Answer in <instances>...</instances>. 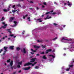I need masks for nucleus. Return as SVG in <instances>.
Listing matches in <instances>:
<instances>
[{"mask_svg": "<svg viewBox=\"0 0 74 74\" xmlns=\"http://www.w3.org/2000/svg\"><path fill=\"white\" fill-rule=\"evenodd\" d=\"M34 48H37V49H38L40 47V46H37L34 45Z\"/></svg>", "mask_w": 74, "mask_h": 74, "instance_id": "7", "label": "nucleus"}, {"mask_svg": "<svg viewBox=\"0 0 74 74\" xmlns=\"http://www.w3.org/2000/svg\"><path fill=\"white\" fill-rule=\"evenodd\" d=\"M25 31H23L22 33V34H24L25 33Z\"/></svg>", "mask_w": 74, "mask_h": 74, "instance_id": "39", "label": "nucleus"}, {"mask_svg": "<svg viewBox=\"0 0 74 74\" xmlns=\"http://www.w3.org/2000/svg\"><path fill=\"white\" fill-rule=\"evenodd\" d=\"M2 51H3V49L0 50V53H1V52Z\"/></svg>", "mask_w": 74, "mask_h": 74, "instance_id": "38", "label": "nucleus"}, {"mask_svg": "<svg viewBox=\"0 0 74 74\" xmlns=\"http://www.w3.org/2000/svg\"><path fill=\"white\" fill-rule=\"evenodd\" d=\"M11 69L12 70H13V67H12V66H11Z\"/></svg>", "mask_w": 74, "mask_h": 74, "instance_id": "47", "label": "nucleus"}, {"mask_svg": "<svg viewBox=\"0 0 74 74\" xmlns=\"http://www.w3.org/2000/svg\"><path fill=\"white\" fill-rule=\"evenodd\" d=\"M22 52H23L24 53H26V50H25V48H24L22 50H21Z\"/></svg>", "mask_w": 74, "mask_h": 74, "instance_id": "4", "label": "nucleus"}, {"mask_svg": "<svg viewBox=\"0 0 74 74\" xmlns=\"http://www.w3.org/2000/svg\"><path fill=\"white\" fill-rule=\"evenodd\" d=\"M36 59V58H33L31 59L30 60L31 61H30V62H34V61H35V60Z\"/></svg>", "mask_w": 74, "mask_h": 74, "instance_id": "2", "label": "nucleus"}, {"mask_svg": "<svg viewBox=\"0 0 74 74\" xmlns=\"http://www.w3.org/2000/svg\"><path fill=\"white\" fill-rule=\"evenodd\" d=\"M50 14H52L53 15H55V14H56V12H54Z\"/></svg>", "mask_w": 74, "mask_h": 74, "instance_id": "36", "label": "nucleus"}, {"mask_svg": "<svg viewBox=\"0 0 74 74\" xmlns=\"http://www.w3.org/2000/svg\"><path fill=\"white\" fill-rule=\"evenodd\" d=\"M43 4H44V5H47V3L46 2H43Z\"/></svg>", "mask_w": 74, "mask_h": 74, "instance_id": "37", "label": "nucleus"}, {"mask_svg": "<svg viewBox=\"0 0 74 74\" xmlns=\"http://www.w3.org/2000/svg\"><path fill=\"white\" fill-rule=\"evenodd\" d=\"M49 56H50V57L51 56L53 58H55V56H53L52 55H49Z\"/></svg>", "mask_w": 74, "mask_h": 74, "instance_id": "19", "label": "nucleus"}, {"mask_svg": "<svg viewBox=\"0 0 74 74\" xmlns=\"http://www.w3.org/2000/svg\"><path fill=\"white\" fill-rule=\"evenodd\" d=\"M16 49L17 51H19L21 49V48L19 47H17L16 48Z\"/></svg>", "mask_w": 74, "mask_h": 74, "instance_id": "11", "label": "nucleus"}, {"mask_svg": "<svg viewBox=\"0 0 74 74\" xmlns=\"http://www.w3.org/2000/svg\"><path fill=\"white\" fill-rule=\"evenodd\" d=\"M26 18V17L24 16H23V19H25Z\"/></svg>", "mask_w": 74, "mask_h": 74, "instance_id": "57", "label": "nucleus"}, {"mask_svg": "<svg viewBox=\"0 0 74 74\" xmlns=\"http://www.w3.org/2000/svg\"><path fill=\"white\" fill-rule=\"evenodd\" d=\"M3 10L4 12H7V9H3Z\"/></svg>", "mask_w": 74, "mask_h": 74, "instance_id": "31", "label": "nucleus"}, {"mask_svg": "<svg viewBox=\"0 0 74 74\" xmlns=\"http://www.w3.org/2000/svg\"><path fill=\"white\" fill-rule=\"evenodd\" d=\"M40 54H44V52H42L40 53Z\"/></svg>", "mask_w": 74, "mask_h": 74, "instance_id": "46", "label": "nucleus"}, {"mask_svg": "<svg viewBox=\"0 0 74 74\" xmlns=\"http://www.w3.org/2000/svg\"><path fill=\"white\" fill-rule=\"evenodd\" d=\"M52 52H55V50H53V51H52Z\"/></svg>", "mask_w": 74, "mask_h": 74, "instance_id": "61", "label": "nucleus"}, {"mask_svg": "<svg viewBox=\"0 0 74 74\" xmlns=\"http://www.w3.org/2000/svg\"><path fill=\"white\" fill-rule=\"evenodd\" d=\"M14 25H12V27H15L17 25V22L14 21Z\"/></svg>", "mask_w": 74, "mask_h": 74, "instance_id": "3", "label": "nucleus"}, {"mask_svg": "<svg viewBox=\"0 0 74 74\" xmlns=\"http://www.w3.org/2000/svg\"><path fill=\"white\" fill-rule=\"evenodd\" d=\"M38 7H36V10H38Z\"/></svg>", "mask_w": 74, "mask_h": 74, "instance_id": "58", "label": "nucleus"}, {"mask_svg": "<svg viewBox=\"0 0 74 74\" xmlns=\"http://www.w3.org/2000/svg\"><path fill=\"white\" fill-rule=\"evenodd\" d=\"M42 8H45V6H44V5H42Z\"/></svg>", "mask_w": 74, "mask_h": 74, "instance_id": "59", "label": "nucleus"}, {"mask_svg": "<svg viewBox=\"0 0 74 74\" xmlns=\"http://www.w3.org/2000/svg\"><path fill=\"white\" fill-rule=\"evenodd\" d=\"M8 40H11V38H8Z\"/></svg>", "mask_w": 74, "mask_h": 74, "instance_id": "60", "label": "nucleus"}, {"mask_svg": "<svg viewBox=\"0 0 74 74\" xmlns=\"http://www.w3.org/2000/svg\"><path fill=\"white\" fill-rule=\"evenodd\" d=\"M53 12V10H52L50 12L51 13H52Z\"/></svg>", "mask_w": 74, "mask_h": 74, "instance_id": "56", "label": "nucleus"}, {"mask_svg": "<svg viewBox=\"0 0 74 74\" xmlns=\"http://www.w3.org/2000/svg\"><path fill=\"white\" fill-rule=\"evenodd\" d=\"M16 71L15 72H14L13 73V74H16Z\"/></svg>", "mask_w": 74, "mask_h": 74, "instance_id": "44", "label": "nucleus"}, {"mask_svg": "<svg viewBox=\"0 0 74 74\" xmlns=\"http://www.w3.org/2000/svg\"><path fill=\"white\" fill-rule=\"evenodd\" d=\"M14 46H10L9 47V49L12 50L14 49Z\"/></svg>", "mask_w": 74, "mask_h": 74, "instance_id": "8", "label": "nucleus"}, {"mask_svg": "<svg viewBox=\"0 0 74 74\" xmlns=\"http://www.w3.org/2000/svg\"><path fill=\"white\" fill-rule=\"evenodd\" d=\"M35 69H39V67L38 66H36Z\"/></svg>", "mask_w": 74, "mask_h": 74, "instance_id": "25", "label": "nucleus"}, {"mask_svg": "<svg viewBox=\"0 0 74 74\" xmlns=\"http://www.w3.org/2000/svg\"><path fill=\"white\" fill-rule=\"evenodd\" d=\"M32 66H34L35 65L34 64H32Z\"/></svg>", "mask_w": 74, "mask_h": 74, "instance_id": "50", "label": "nucleus"}, {"mask_svg": "<svg viewBox=\"0 0 74 74\" xmlns=\"http://www.w3.org/2000/svg\"><path fill=\"white\" fill-rule=\"evenodd\" d=\"M10 66H12L13 65V61H12L10 63Z\"/></svg>", "mask_w": 74, "mask_h": 74, "instance_id": "13", "label": "nucleus"}, {"mask_svg": "<svg viewBox=\"0 0 74 74\" xmlns=\"http://www.w3.org/2000/svg\"><path fill=\"white\" fill-rule=\"evenodd\" d=\"M66 27V25H63V27Z\"/></svg>", "mask_w": 74, "mask_h": 74, "instance_id": "62", "label": "nucleus"}, {"mask_svg": "<svg viewBox=\"0 0 74 74\" xmlns=\"http://www.w3.org/2000/svg\"><path fill=\"white\" fill-rule=\"evenodd\" d=\"M47 50H48V51H49V52H51V51H52V49H48Z\"/></svg>", "mask_w": 74, "mask_h": 74, "instance_id": "29", "label": "nucleus"}, {"mask_svg": "<svg viewBox=\"0 0 74 74\" xmlns=\"http://www.w3.org/2000/svg\"><path fill=\"white\" fill-rule=\"evenodd\" d=\"M41 19L40 18H39L38 19H37L36 20V21H39V22H42V21L41 20Z\"/></svg>", "mask_w": 74, "mask_h": 74, "instance_id": "12", "label": "nucleus"}, {"mask_svg": "<svg viewBox=\"0 0 74 74\" xmlns=\"http://www.w3.org/2000/svg\"><path fill=\"white\" fill-rule=\"evenodd\" d=\"M8 49V47H4L3 49L5 51H7V49Z\"/></svg>", "mask_w": 74, "mask_h": 74, "instance_id": "10", "label": "nucleus"}, {"mask_svg": "<svg viewBox=\"0 0 74 74\" xmlns=\"http://www.w3.org/2000/svg\"><path fill=\"white\" fill-rule=\"evenodd\" d=\"M37 42H41V41L39 40H37Z\"/></svg>", "mask_w": 74, "mask_h": 74, "instance_id": "51", "label": "nucleus"}, {"mask_svg": "<svg viewBox=\"0 0 74 74\" xmlns=\"http://www.w3.org/2000/svg\"><path fill=\"white\" fill-rule=\"evenodd\" d=\"M21 71H21V70H20L19 71H18V73H21Z\"/></svg>", "mask_w": 74, "mask_h": 74, "instance_id": "53", "label": "nucleus"}, {"mask_svg": "<svg viewBox=\"0 0 74 74\" xmlns=\"http://www.w3.org/2000/svg\"><path fill=\"white\" fill-rule=\"evenodd\" d=\"M50 12H47L46 14H50Z\"/></svg>", "mask_w": 74, "mask_h": 74, "instance_id": "40", "label": "nucleus"}, {"mask_svg": "<svg viewBox=\"0 0 74 74\" xmlns=\"http://www.w3.org/2000/svg\"><path fill=\"white\" fill-rule=\"evenodd\" d=\"M15 7V5H14L12 7V8H14Z\"/></svg>", "mask_w": 74, "mask_h": 74, "instance_id": "64", "label": "nucleus"}, {"mask_svg": "<svg viewBox=\"0 0 74 74\" xmlns=\"http://www.w3.org/2000/svg\"><path fill=\"white\" fill-rule=\"evenodd\" d=\"M57 39H58V37H56L55 38H54L52 40L53 41H54V40H56Z\"/></svg>", "mask_w": 74, "mask_h": 74, "instance_id": "23", "label": "nucleus"}, {"mask_svg": "<svg viewBox=\"0 0 74 74\" xmlns=\"http://www.w3.org/2000/svg\"><path fill=\"white\" fill-rule=\"evenodd\" d=\"M10 30H11V29H7V30L8 31V32H9L10 34H11V33H12V32H11L10 31Z\"/></svg>", "mask_w": 74, "mask_h": 74, "instance_id": "16", "label": "nucleus"}, {"mask_svg": "<svg viewBox=\"0 0 74 74\" xmlns=\"http://www.w3.org/2000/svg\"><path fill=\"white\" fill-rule=\"evenodd\" d=\"M48 52H49V51L48 50H46V54H47V53H48Z\"/></svg>", "mask_w": 74, "mask_h": 74, "instance_id": "33", "label": "nucleus"}, {"mask_svg": "<svg viewBox=\"0 0 74 74\" xmlns=\"http://www.w3.org/2000/svg\"><path fill=\"white\" fill-rule=\"evenodd\" d=\"M11 5H10L8 6V8H11Z\"/></svg>", "mask_w": 74, "mask_h": 74, "instance_id": "41", "label": "nucleus"}, {"mask_svg": "<svg viewBox=\"0 0 74 74\" xmlns=\"http://www.w3.org/2000/svg\"><path fill=\"white\" fill-rule=\"evenodd\" d=\"M67 3H68V5H69V6H70V5H71V4L70 3V2H69V1H67Z\"/></svg>", "mask_w": 74, "mask_h": 74, "instance_id": "22", "label": "nucleus"}, {"mask_svg": "<svg viewBox=\"0 0 74 74\" xmlns=\"http://www.w3.org/2000/svg\"><path fill=\"white\" fill-rule=\"evenodd\" d=\"M67 4V3H64V5H66Z\"/></svg>", "mask_w": 74, "mask_h": 74, "instance_id": "49", "label": "nucleus"}, {"mask_svg": "<svg viewBox=\"0 0 74 74\" xmlns=\"http://www.w3.org/2000/svg\"><path fill=\"white\" fill-rule=\"evenodd\" d=\"M17 67H18V68H20V67H21V66L18 64L17 65Z\"/></svg>", "mask_w": 74, "mask_h": 74, "instance_id": "35", "label": "nucleus"}, {"mask_svg": "<svg viewBox=\"0 0 74 74\" xmlns=\"http://www.w3.org/2000/svg\"><path fill=\"white\" fill-rule=\"evenodd\" d=\"M54 3L55 4H56V5H57V3L56 2H54Z\"/></svg>", "mask_w": 74, "mask_h": 74, "instance_id": "54", "label": "nucleus"}, {"mask_svg": "<svg viewBox=\"0 0 74 74\" xmlns=\"http://www.w3.org/2000/svg\"><path fill=\"white\" fill-rule=\"evenodd\" d=\"M63 40H68V39H66L64 38V37H62V39L61 40V41L62 42V41Z\"/></svg>", "mask_w": 74, "mask_h": 74, "instance_id": "15", "label": "nucleus"}, {"mask_svg": "<svg viewBox=\"0 0 74 74\" xmlns=\"http://www.w3.org/2000/svg\"><path fill=\"white\" fill-rule=\"evenodd\" d=\"M18 11V10H13L12 11V12H13L14 13H15L16 12V11Z\"/></svg>", "mask_w": 74, "mask_h": 74, "instance_id": "21", "label": "nucleus"}, {"mask_svg": "<svg viewBox=\"0 0 74 74\" xmlns=\"http://www.w3.org/2000/svg\"><path fill=\"white\" fill-rule=\"evenodd\" d=\"M50 18H51V16L49 17V16L47 15V16L46 18H45V20H46V19H50Z\"/></svg>", "mask_w": 74, "mask_h": 74, "instance_id": "9", "label": "nucleus"}, {"mask_svg": "<svg viewBox=\"0 0 74 74\" xmlns=\"http://www.w3.org/2000/svg\"><path fill=\"white\" fill-rule=\"evenodd\" d=\"M4 17H3L2 18L1 20V21H3V20H4Z\"/></svg>", "mask_w": 74, "mask_h": 74, "instance_id": "30", "label": "nucleus"}, {"mask_svg": "<svg viewBox=\"0 0 74 74\" xmlns=\"http://www.w3.org/2000/svg\"><path fill=\"white\" fill-rule=\"evenodd\" d=\"M9 36H10V37H13L14 36V34H10L9 35Z\"/></svg>", "mask_w": 74, "mask_h": 74, "instance_id": "27", "label": "nucleus"}, {"mask_svg": "<svg viewBox=\"0 0 74 74\" xmlns=\"http://www.w3.org/2000/svg\"><path fill=\"white\" fill-rule=\"evenodd\" d=\"M18 64L20 65H22V61H21V62H18Z\"/></svg>", "mask_w": 74, "mask_h": 74, "instance_id": "20", "label": "nucleus"}, {"mask_svg": "<svg viewBox=\"0 0 74 74\" xmlns=\"http://www.w3.org/2000/svg\"><path fill=\"white\" fill-rule=\"evenodd\" d=\"M31 51H32V52H36L37 51V49H36L35 50H34L33 49H31Z\"/></svg>", "mask_w": 74, "mask_h": 74, "instance_id": "14", "label": "nucleus"}, {"mask_svg": "<svg viewBox=\"0 0 74 74\" xmlns=\"http://www.w3.org/2000/svg\"><path fill=\"white\" fill-rule=\"evenodd\" d=\"M17 6H18V7H21V5H20V4H18V5H17Z\"/></svg>", "mask_w": 74, "mask_h": 74, "instance_id": "28", "label": "nucleus"}, {"mask_svg": "<svg viewBox=\"0 0 74 74\" xmlns=\"http://www.w3.org/2000/svg\"><path fill=\"white\" fill-rule=\"evenodd\" d=\"M4 26H5V27L6 26H7V24H5V25H4Z\"/></svg>", "mask_w": 74, "mask_h": 74, "instance_id": "48", "label": "nucleus"}, {"mask_svg": "<svg viewBox=\"0 0 74 74\" xmlns=\"http://www.w3.org/2000/svg\"><path fill=\"white\" fill-rule=\"evenodd\" d=\"M27 16H28V14H26L25 15V17H26Z\"/></svg>", "mask_w": 74, "mask_h": 74, "instance_id": "55", "label": "nucleus"}, {"mask_svg": "<svg viewBox=\"0 0 74 74\" xmlns=\"http://www.w3.org/2000/svg\"><path fill=\"white\" fill-rule=\"evenodd\" d=\"M7 63H10V59H9L8 60H7Z\"/></svg>", "mask_w": 74, "mask_h": 74, "instance_id": "26", "label": "nucleus"}, {"mask_svg": "<svg viewBox=\"0 0 74 74\" xmlns=\"http://www.w3.org/2000/svg\"><path fill=\"white\" fill-rule=\"evenodd\" d=\"M31 68V67L29 66L27 67H25V68H22L23 70H29V69H30Z\"/></svg>", "mask_w": 74, "mask_h": 74, "instance_id": "1", "label": "nucleus"}, {"mask_svg": "<svg viewBox=\"0 0 74 74\" xmlns=\"http://www.w3.org/2000/svg\"><path fill=\"white\" fill-rule=\"evenodd\" d=\"M30 3H33V2L32 1H30Z\"/></svg>", "mask_w": 74, "mask_h": 74, "instance_id": "52", "label": "nucleus"}, {"mask_svg": "<svg viewBox=\"0 0 74 74\" xmlns=\"http://www.w3.org/2000/svg\"><path fill=\"white\" fill-rule=\"evenodd\" d=\"M32 63L28 62L27 63H26L24 64V66H29V65H31Z\"/></svg>", "mask_w": 74, "mask_h": 74, "instance_id": "5", "label": "nucleus"}, {"mask_svg": "<svg viewBox=\"0 0 74 74\" xmlns=\"http://www.w3.org/2000/svg\"><path fill=\"white\" fill-rule=\"evenodd\" d=\"M42 59H47V57H46L44 55L42 57Z\"/></svg>", "mask_w": 74, "mask_h": 74, "instance_id": "17", "label": "nucleus"}, {"mask_svg": "<svg viewBox=\"0 0 74 74\" xmlns=\"http://www.w3.org/2000/svg\"><path fill=\"white\" fill-rule=\"evenodd\" d=\"M41 47L42 48H46V46L45 45L44 46V45H42Z\"/></svg>", "mask_w": 74, "mask_h": 74, "instance_id": "18", "label": "nucleus"}, {"mask_svg": "<svg viewBox=\"0 0 74 74\" xmlns=\"http://www.w3.org/2000/svg\"><path fill=\"white\" fill-rule=\"evenodd\" d=\"M31 54L32 55H34V53H33L32 52H31Z\"/></svg>", "mask_w": 74, "mask_h": 74, "instance_id": "45", "label": "nucleus"}, {"mask_svg": "<svg viewBox=\"0 0 74 74\" xmlns=\"http://www.w3.org/2000/svg\"><path fill=\"white\" fill-rule=\"evenodd\" d=\"M53 25H54V26H56V25H57V24L55 23H53Z\"/></svg>", "mask_w": 74, "mask_h": 74, "instance_id": "42", "label": "nucleus"}, {"mask_svg": "<svg viewBox=\"0 0 74 74\" xmlns=\"http://www.w3.org/2000/svg\"><path fill=\"white\" fill-rule=\"evenodd\" d=\"M15 17H11L10 18V20L9 21V22H12V21H14V19H15Z\"/></svg>", "mask_w": 74, "mask_h": 74, "instance_id": "6", "label": "nucleus"}, {"mask_svg": "<svg viewBox=\"0 0 74 74\" xmlns=\"http://www.w3.org/2000/svg\"><path fill=\"white\" fill-rule=\"evenodd\" d=\"M70 67H69V68H68L67 69H66L65 70H66V71H69L70 70Z\"/></svg>", "mask_w": 74, "mask_h": 74, "instance_id": "24", "label": "nucleus"}, {"mask_svg": "<svg viewBox=\"0 0 74 74\" xmlns=\"http://www.w3.org/2000/svg\"><path fill=\"white\" fill-rule=\"evenodd\" d=\"M2 27L3 28V29H5V28H6V27L4 25V26H3Z\"/></svg>", "mask_w": 74, "mask_h": 74, "instance_id": "43", "label": "nucleus"}, {"mask_svg": "<svg viewBox=\"0 0 74 74\" xmlns=\"http://www.w3.org/2000/svg\"><path fill=\"white\" fill-rule=\"evenodd\" d=\"M40 54H36V56H39Z\"/></svg>", "mask_w": 74, "mask_h": 74, "instance_id": "63", "label": "nucleus"}, {"mask_svg": "<svg viewBox=\"0 0 74 74\" xmlns=\"http://www.w3.org/2000/svg\"><path fill=\"white\" fill-rule=\"evenodd\" d=\"M30 17H28L27 19H29L28 20L29 21H30Z\"/></svg>", "mask_w": 74, "mask_h": 74, "instance_id": "34", "label": "nucleus"}, {"mask_svg": "<svg viewBox=\"0 0 74 74\" xmlns=\"http://www.w3.org/2000/svg\"><path fill=\"white\" fill-rule=\"evenodd\" d=\"M73 65H69V66L70 67H73Z\"/></svg>", "mask_w": 74, "mask_h": 74, "instance_id": "32", "label": "nucleus"}]
</instances>
